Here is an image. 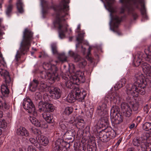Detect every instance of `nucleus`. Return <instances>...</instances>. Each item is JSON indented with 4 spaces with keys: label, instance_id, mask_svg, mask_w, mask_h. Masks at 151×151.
Returning <instances> with one entry per match:
<instances>
[{
    "label": "nucleus",
    "instance_id": "obj_30",
    "mask_svg": "<svg viewBox=\"0 0 151 151\" xmlns=\"http://www.w3.org/2000/svg\"><path fill=\"white\" fill-rule=\"evenodd\" d=\"M60 128L63 130H68L70 129L71 124L65 121L60 122L59 123Z\"/></svg>",
    "mask_w": 151,
    "mask_h": 151
},
{
    "label": "nucleus",
    "instance_id": "obj_18",
    "mask_svg": "<svg viewBox=\"0 0 151 151\" xmlns=\"http://www.w3.org/2000/svg\"><path fill=\"white\" fill-rule=\"evenodd\" d=\"M107 102V101H106L101 106L98 107L97 112L99 115L104 116L108 113V109L106 104Z\"/></svg>",
    "mask_w": 151,
    "mask_h": 151
},
{
    "label": "nucleus",
    "instance_id": "obj_15",
    "mask_svg": "<svg viewBox=\"0 0 151 151\" xmlns=\"http://www.w3.org/2000/svg\"><path fill=\"white\" fill-rule=\"evenodd\" d=\"M121 109L125 116L129 117L131 116L132 113V110L127 104L122 103L121 105Z\"/></svg>",
    "mask_w": 151,
    "mask_h": 151
},
{
    "label": "nucleus",
    "instance_id": "obj_60",
    "mask_svg": "<svg viewBox=\"0 0 151 151\" xmlns=\"http://www.w3.org/2000/svg\"><path fill=\"white\" fill-rule=\"evenodd\" d=\"M3 0H0V9L2 8V4L3 3Z\"/></svg>",
    "mask_w": 151,
    "mask_h": 151
},
{
    "label": "nucleus",
    "instance_id": "obj_25",
    "mask_svg": "<svg viewBox=\"0 0 151 151\" xmlns=\"http://www.w3.org/2000/svg\"><path fill=\"white\" fill-rule=\"evenodd\" d=\"M0 74L5 79L6 82L8 79H10L9 72L6 70H4L2 67L0 65Z\"/></svg>",
    "mask_w": 151,
    "mask_h": 151
},
{
    "label": "nucleus",
    "instance_id": "obj_21",
    "mask_svg": "<svg viewBox=\"0 0 151 151\" xmlns=\"http://www.w3.org/2000/svg\"><path fill=\"white\" fill-rule=\"evenodd\" d=\"M75 132L73 129L70 128L68 129L65 133L63 136L66 139L71 140L72 138L75 135Z\"/></svg>",
    "mask_w": 151,
    "mask_h": 151
},
{
    "label": "nucleus",
    "instance_id": "obj_12",
    "mask_svg": "<svg viewBox=\"0 0 151 151\" xmlns=\"http://www.w3.org/2000/svg\"><path fill=\"white\" fill-rule=\"evenodd\" d=\"M24 108L27 110L28 112L30 113L34 114L35 116L37 115V113L35 112V107L31 100L29 98L27 97L24 100L23 103Z\"/></svg>",
    "mask_w": 151,
    "mask_h": 151
},
{
    "label": "nucleus",
    "instance_id": "obj_31",
    "mask_svg": "<svg viewBox=\"0 0 151 151\" xmlns=\"http://www.w3.org/2000/svg\"><path fill=\"white\" fill-rule=\"evenodd\" d=\"M120 109L119 107L116 105L113 106L111 110L110 115L111 119L112 116L115 114H119Z\"/></svg>",
    "mask_w": 151,
    "mask_h": 151
},
{
    "label": "nucleus",
    "instance_id": "obj_58",
    "mask_svg": "<svg viewBox=\"0 0 151 151\" xmlns=\"http://www.w3.org/2000/svg\"><path fill=\"white\" fill-rule=\"evenodd\" d=\"M88 151H95V149L94 148H92L91 147L89 148L88 149Z\"/></svg>",
    "mask_w": 151,
    "mask_h": 151
},
{
    "label": "nucleus",
    "instance_id": "obj_27",
    "mask_svg": "<svg viewBox=\"0 0 151 151\" xmlns=\"http://www.w3.org/2000/svg\"><path fill=\"white\" fill-rule=\"evenodd\" d=\"M29 119L31 122L37 127H41L42 126L41 122H40L36 118L33 116H30Z\"/></svg>",
    "mask_w": 151,
    "mask_h": 151
},
{
    "label": "nucleus",
    "instance_id": "obj_43",
    "mask_svg": "<svg viewBox=\"0 0 151 151\" xmlns=\"http://www.w3.org/2000/svg\"><path fill=\"white\" fill-rule=\"evenodd\" d=\"M6 123L4 120H2L0 121V127L4 128L6 127Z\"/></svg>",
    "mask_w": 151,
    "mask_h": 151
},
{
    "label": "nucleus",
    "instance_id": "obj_54",
    "mask_svg": "<svg viewBox=\"0 0 151 151\" xmlns=\"http://www.w3.org/2000/svg\"><path fill=\"white\" fill-rule=\"evenodd\" d=\"M127 151H136V149L133 147H130L128 149Z\"/></svg>",
    "mask_w": 151,
    "mask_h": 151
},
{
    "label": "nucleus",
    "instance_id": "obj_61",
    "mask_svg": "<svg viewBox=\"0 0 151 151\" xmlns=\"http://www.w3.org/2000/svg\"><path fill=\"white\" fill-rule=\"evenodd\" d=\"M3 115V112L2 111H0V118H2Z\"/></svg>",
    "mask_w": 151,
    "mask_h": 151
},
{
    "label": "nucleus",
    "instance_id": "obj_32",
    "mask_svg": "<svg viewBox=\"0 0 151 151\" xmlns=\"http://www.w3.org/2000/svg\"><path fill=\"white\" fill-rule=\"evenodd\" d=\"M76 125L79 128H83L84 127V121L83 119L78 118L75 120Z\"/></svg>",
    "mask_w": 151,
    "mask_h": 151
},
{
    "label": "nucleus",
    "instance_id": "obj_16",
    "mask_svg": "<svg viewBox=\"0 0 151 151\" xmlns=\"http://www.w3.org/2000/svg\"><path fill=\"white\" fill-rule=\"evenodd\" d=\"M50 96L53 99H56L59 98L61 95L60 90L57 87H52L50 91Z\"/></svg>",
    "mask_w": 151,
    "mask_h": 151
},
{
    "label": "nucleus",
    "instance_id": "obj_59",
    "mask_svg": "<svg viewBox=\"0 0 151 151\" xmlns=\"http://www.w3.org/2000/svg\"><path fill=\"white\" fill-rule=\"evenodd\" d=\"M19 151H26V149L24 147L23 148H20L19 149Z\"/></svg>",
    "mask_w": 151,
    "mask_h": 151
},
{
    "label": "nucleus",
    "instance_id": "obj_37",
    "mask_svg": "<svg viewBox=\"0 0 151 151\" xmlns=\"http://www.w3.org/2000/svg\"><path fill=\"white\" fill-rule=\"evenodd\" d=\"M58 58L59 60L62 62H66L67 61V57L64 53L60 54Z\"/></svg>",
    "mask_w": 151,
    "mask_h": 151
},
{
    "label": "nucleus",
    "instance_id": "obj_14",
    "mask_svg": "<svg viewBox=\"0 0 151 151\" xmlns=\"http://www.w3.org/2000/svg\"><path fill=\"white\" fill-rule=\"evenodd\" d=\"M43 99L44 100V102L42 101H40L39 102L38 108V110L40 112L42 111L46 112L47 102L48 101V100L47 94H44L43 96Z\"/></svg>",
    "mask_w": 151,
    "mask_h": 151
},
{
    "label": "nucleus",
    "instance_id": "obj_38",
    "mask_svg": "<svg viewBox=\"0 0 151 151\" xmlns=\"http://www.w3.org/2000/svg\"><path fill=\"white\" fill-rule=\"evenodd\" d=\"M143 129L145 130L148 131L151 129V123L146 122L142 126Z\"/></svg>",
    "mask_w": 151,
    "mask_h": 151
},
{
    "label": "nucleus",
    "instance_id": "obj_35",
    "mask_svg": "<svg viewBox=\"0 0 151 151\" xmlns=\"http://www.w3.org/2000/svg\"><path fill=\"white\" fill-rule=\"evenodd\" d=\"M85 33L84 32H83L82 33L79 34L78 37H77L76 40L78 42V44L76 45V47H78V45L79 43L82 42L83 40V38L84 37V35L85 34Z\"/></svg>",
    "mask_w": 151,
    "mask_h": 151
},
{
    "label": "nucleus",
    "instance_id": "obj_44",
    "mask_svg": "<svg viewBox=\"0 0 151 151\" xmlns=\"http://www.w3.org/2000/svg\"><path fill=\"white\" fill-rule=\"evenodd\" d=\"M120 83L121 82H120L119 81L114 86V88L116 90H118V89L123 87L122 85V84H121Z\"/></svg>",
    "mask_w": 151,
    "mask_h": 151
},
{
    "label": "nucleus",
    "instance_id": "obj_46",
    "mask_svg": "<svg viewBox=\"0 0 151 151\" xmlns=\"http://www.w3.org/2000/svg\"><path fill=\"white\" fill-rule=\"evenodd\" d=\"M90 54V47H89L88 49V53L86 57V58L89 61L91 62H92V58L89 56V55Z\"/></svg>",
    "mask_w": 151,
    "mask_h": 151
},
{
    "label": "nucleus",
    "instance_id": "obj_5",
    "mask_svg": "<svg viewBox=\"0 0 151 151\" xmlns=\"http://www.w3.org/2000/svg\"><path fill=\"white\" fill-rule=\"evenodd\" d=\"M134 145L138 147V151H151V136L149 132H146L143 138H134L133 140Z\"/></svg>",
    "mask_w": 151,
    "mask_h": 151
},
{
    "label": "nucleus",
    "instance_id": "obj_62",
    "mask_svg": "<svg viewBox=\"0 0 151 151\" xmlns=\"http://www.w3.org/2000/svg\"><path fill=\"white\" fill-rule=\"evenodd\" d=\"M137 120H138L139 119V122H140L141 121V118L140 117V116H137Z\"/></svg>",
    "mask_w": 151,
    "mask_h": 151
},
{
    "label": "nucleus",
    "instance_id": "obj_2",
    "mask_svg": "<svg viewBox=\"0 0 151 151\" xmlns=\"http://www.w3.org/2000/svg\"><path fill=\"white\" fill-rule=\"evenodd\" d=\"M135 81L133 84H129L126 86L127 94L135 97H137L139 94L142 95L145 94L146 84L144 82L143 75H136Z\"/></svg>",
    "mask_w": 151,
    "mask_h": 151
},
{
    "label": "nucleus",
    "instance_id": "obj_40",
    "mask_svg": "<svg viewBox=\"0 0 151 151\" xmlns=\"http://www.w3.org/2000/svg\"><path fill=\"white\" fill-rule=\"evenodd\" d=\"M51 47L53 53L54 54H58L56 45L55 43H52L51 45Z\"/></svg>",
    "mask_w": 151,
    "mask_h": 151
},
{
    "label": "nucleus",
    "instance_id": "obj_50",
    "mask_svg": "<svg viewBox=\"0 0 151 151\" xmlns=\"http://www.w3.org/2000/svg\"><path fill=\"white\" fill-rule=\"evenodd\" d=\"M48 126V125L47 123H44L42 124V126L40 127H42L44 128H47Z\"/></svg>",
    "mask_w": 151,
    "mask_h": 151
},
{
    "label": "nucleus",
    "instance_id": "obj_49",
    "mask_svg": "<svg viewBox=\"0 0 151 151\" xmlns=\"http://www.w3.org/2000/svg\"><path fill=\"white\" fill-rule=\"evenodd\" d=\"M2 18H0V27H1V29H4V27L2 24Z\"/></svg>",
    "mask_w": 151,
    "mask_h": 151
},
{
    "label": "nucleus",
    "instance_id": "obj_33",
    "mask_svg": "<svg viewBox=\"0 0 151 151\" xmlns=\"http://www.w3.org/2000/svg\"><path fill=\"white\" fill-rule=\"evenodd\" d=\"M12 1V0H9V3H10L8 6L6 10V14L8 16H9L12 12V10L13 7V5L11 4Z\"/></svg>",
    "mask_w": 151,
    "mask_h": 151
},
{
    "label": "nucleus",
    "instance_id": "obj_7",
    "mask_svg": "<svg viewBox=\"0 0 151 151\" xmlns=\"http://www.w3.org/2000/svg\"><path fill=\"white\" fill-rule=\"evenodd\" d=\"M86 95V92L83 89L75 88L68 95L66 98V100L67 102L70 103L74 102L75 100L83 102Z\"/></svg>",
    "mask_w": 151,
    "mask_h": 151
},
{
    "label": "nucleus",
    "instance_id": "obj_52",
    "mask_svg": "<svg viewBox=\"0 0 151 151\" xmlns=\"http://www.w3.org/2000/svg\"><path fill=\"white\" fill-rule=\"evenodd\" d=\"M132 15L134 19H135L138 17V15L137 13H133L132 14Z\"/></svg>",
    "mask_w": 151,
    "mask_h": 151
},
{
    "label": "nucleus",
    "instance_id": "obj_19",
    "mask_svg": "<svg viewBox=\"0 0 151 151\" xmlns=\"http://www.w3.org/2000/svg\"><path fill=\"white\" fill-rule=\"evenodd\" d=\"M36 139L38 140L39 144L40 145V144H41L44 146H46L49 142L48 138L42 135H38L36 137Z\"/></svg>",
    "mask_w": 151,
    "mask_h": 151
},
{
    "label": "nucleus",
    "instance_id": "obj_28",
    "mask_svg": "<svg viewBox=\"0 0 151 151\" xmlns=\"http://www.w3.org/2000/svg\"><path fill=\"white\" fill-rule=\"evenodd\" d=\"M16 5L18 12L22 13L24 12L23 7L24 6L22 0H17Z\"/></svg>",
    "mask_w": 151,
    "mask_h": 151
},
{
    "label": "nucleus",
    "instance_id": "obj_23",
    "mask_svg": "<svg viewBox=\"0 0 151 151\" xmlns=\"http://www.w3.org/2000/svg\"><path fill=\"white\" fill-rule=\"evenodd\" d=\"M42 116L48 123H51L53 122V116L47 112H44L42 114Z\"/></svg>",
    "mask_w": 151,
    "mask_h": 151
},
{
    "label": "nucleus",
    "instance_id": "obj_64",
    "mask_svg": "<svg viewBox=\"0 0 151 151\" xmlns=\"http://www.w3.org/2000/svg\"><path fill=\"white\" fill-rule=\"evenodd\" d=\"M124 9H121V10L120 12V13H124Z\"/></svg>",
    "mask_w": 151,
    "mask_h": 151
},
{
    "label": "nucleus",
    "instance_id": "obj_9",
    "mask_svg": "<svg viewBox=\"0 0 151 151\" xmlns=\"http://www.w3.org/2000/svg\"><path fill=\"white\" fill-rule=\"evenodd\" d=\"M43 67L46 70H47V75L45 76V78L51 80L53 82L57 79L58 77L57 72L58 68L55 65H52L50 63H47L44 65Z\"/></svg>",
    "mask_w": 151,
    "mask_h": 151
},
{
    "label": "nucleus",
    "instance_id": "obj_26",
    "mask_svg": "<svg viewBox=\"0 0 151 151\" xmlns=\"http://www.w3.org/2000/svg\"><path fill=\"white\" fill-rule=\"evenodd\" d=\"M109 134L103 131L100 132L99 134V137L100 140L103 142H107L109 139L108 137Z\"/></svg>",
    "mask_w": 151,
    "mask_h": 151
},
{
    "label": "nucleus",
    "instance_id": "obj_10",
    "mask_svg": "<svg viewBox=\"0 0 151 151\" xmlns=\"http://www.w3.org/2000/svg\"><path fill=\"white\" fill-rule=\"evenodd\" d=\"M40 80H38L36 79H34L32 83L29 85V89L32 92L35 91L37 88L41 91L44 92L45 91L46 88L47 86L44 82Z\"/></svg>",
    "mask_w": 151,
    "mask_h": 151
},
{
    "label": "nucleus",
    "instance_id": "obj_6",
    "mask_svg": "<svg viewBox=\"0 0 151 151\" xmlns=\"http://www.w3.org/2000/svg\"><path fill=\"white\" fill-rule=\"evenodd\" d=\"M146 56L141 52H138L135 55L133 63L136 66H138L141 65L143 72L146 74L151 77V66L145 62L146 60Z\"/></svg>",
    "mask_w": 151,
    "mask_h": 151
},
{
    "label": "nucleus",
    "instance_id": "obj_4",
    "mask_svg": "<svg viewBox=\"0 0 151 151\" xmlns=\"http://www.w3.org/2000/svg\"><path fill=\"white\" fill-rule=\"evenodd\" d=\"M70 68L73 69V73L70 74V76L68 75L67 76H64L63 77V78L65 80V86L66 87L70 88L73 87V84L78 85L79 82L83 83L85 81L83 72L78 71L75 73L74 65H73Z\"/></svg>",
    "mask_w": 151,
    "mask_h": 151
},
{
    "label": "nucleus",
    "instance_id": "obj_42",
    "mask_svg": "<svg viewBox=\"0 0 151 151\" xmlns=\"http://www.w3.org/2000/svg\"><path fill=\"white\" fill-rule=\"evenodd\" d=\"M69 54L70 56L73 57L75 61H76V58H77L78 57H79L80 56L75 53L74 52L72 51H70L69 52Z\"/></svg>",
    "mask_w": 151,
    "mask_h": 151
},
{
    "label": "nucleus",
    "instance_id": "obj_20",
    "mask_svg": "<svg viewBox=\"0 0 151 151\" xmlns=\"http://www.w3.org/2000/svg\"><path fill=\"white\" fill-rule=\"evenodd\" d=\"M112 121L116 124H119L123 120V116L120 113L112 115Z\"/></svg>",
    "mask_w": 151,
    "mask_h": 151
},
{
    "label": "nucleus",
    "instance_id": "obj_53",
    "mask_svg": "<svg viewBox=\"0 0 151 151\" xmlns=\"http://www.w3.org/2000/svg\"><path fill=\"white\" fill-rule=\"evenodd\" d=\"M122 141V139L120 138V139L117 141V142L116 143V144L115 145V146H117V147L119 145Z\"/></svg>",
    "mask_w": 151,
    "mask_h": 151
},
{
    "label": "nucleus",
    "instance_id": "obj_29",
    "mask_svg": "<svg viewBox=\"0 0 151 151\" xmlns=\"http://www.w3.org/2000/svg\"><path fill=\"white\" fill-rule=\"evenodd\" d=\"M73 108L71 106L65 107L63 111V115L68 116L73 111Z\"/></svg>",
    "mask_w": 151,
    "mask_h": 151
},
{
    "label": "nucleus",
    "instance_id": "obj_13",
    "mask_svg": "<svg viewBox=\"0 0 151 151\" xmlns=\"http://www.w3.org/2000/svg\"><path fill=\"white\" fill-rule=\"evenodd\" d=\"M122 19L117 15H115L111 17V22L113 24V27L112 30L116 32L118 35H119L121 34V32L118 31L117 29L119 24Z\"/></svg>",
    "mask_w": 151,
    "mask_h": 151
},
{
    "label": "nucleus",
    "instance_id": "obj_63",
    "mask_svg": "<svg viewBox=\"0 0 151 151\" xmlns=\"http://www.w3.org/2000/svg\"><path fill=\"white\" fill-rule=\"evenodd\" d=\"M3 142V141L1 140V139H0V146L2 144Z\"/></svg>",
    "mask_w": 151,
    "mask_h": 151
},
{
    "label": "nucleus",
    "instance_id": "obj_11",
    "mask_svg": "<svg viewBox=\"0 0 151 151\" xmlns=\"http://www.w3.org/2000/svg\"><path fill=\"white\" fill-rule=\"evenodd\" d=\"M55 146L53 149V151H68L66 146H70L68 143L64 141L63 139H59L55 142Z\"/></svg>",
    "mask_w": 151,
    "mask_h": 151
},
{
    "label": "nucleus",
    "instance_id": "obj_17",
    "mask_svg": "<svg viewBox=\"0 0 151 151\" xmlns=\"http://www.w3.org/2000/svg\"><path fill=\"white\" fill-rule=\"evenodd\" d=\"M107 96L106 98H105V99L106 100L107 98L109 99L111 104H118L121 100V98L117 93H113L110 95H109Z\"/></svg>",
    "mask_w": 151,
    "mask_h": 151
},
{
    "label": "nucleus",
    "instance_id": "obj_45",
    "mask_svg": "<svg viewBox=\"0 0 151 151\" xmlns=\"http://www.w3.org/2000/svg\"><path fill=\"white\" fill-rule=\"evenodd\" d=\"M35 98L37 100L38 99L39 100L41 99L42 98L41 93L39 92H37L35 94Z\"/></svg>",
    "mask_w": 151,
    "mask_h": 151
},
{
    "label": "nucleus",
    "instance_id": "obj_22",
    "mask_svg": "<svg viewBox=\"0 0 151 151\" xmlns=\"http://www.w3.org/2000/svg\"><path fill=\"white\" fill-rule=\"evenodd\" d=\"M17 134L20 136H24L28 137L29 135V133L26 129L23 127H21L18 129L16 132Z\"/></svg>",
    "mask_w": 151,
    "mask_h": 151
},
{
    "label": "nucleus",
    "instance_id": "obj_47",
    "mask_svg": "<svg viewBox=\"0 0 151 151\" xmlns=\"http://www.w3.org/2000/svg\"><path fill=\"white\" fill-rule=\"evenodd\" d=\"M119 81L121 82L120 83L122 84V86H123L126 83L127 81L126 79L123 78L120 80Z\"/></svg>",
    "mask_w": 151,
    "mask_h": 151
},
{
    "label": "nucleus",
    "instance_id": "obj_41",
    "mask_svg": "<svg viewBox=\"0 0 151 151\" xmlns=\"http://www.w3.org/2000/svg\"><path fill=\"white\" fill-rule=\"evenodd\" d=\"M139 106L138 104L137 103L134 104L132 106V109L133 111L135 112V113H137L138 112Z\"/></svg>",
    "mask_w": 151,
    "mask_h": 151
},
{
    "label": "nucleus",
    "instance_id": "obj_36",
    "mask_svg": "<svg viewBox=\"0 0 151 151\" xmlns=\"http://www.w3.org/2000/svg\"><path fill=\"white\" fill-rule=\"evenodd\" d=\"M1 92L2 94L4 96L5 94L9 93V91L7 87L4 85H2L1 86Z\"/></svg>",
    "mask_w": 151,
    "mask_h": 151
},
{
    "label": "nucleus",
    "instance_id": "obj_24",
    "mask_svg": "<svg viewBox=\"0 0 151 151\" xmlns=\"http://www.w3.org/2000/svg\"><path fill=\"white\" fill-rule=\"evenodd\" d=\"M76 61L78 62V65L80 68H83L87 64V62L85 59L81 57L80 56L77 58H76Z\"/></svg>",
    "mask_w": 151,
    "mask_h": 151
},
{
    "label": "nucleus",
    "instance_id": "obj_34",
    "mask_svg": "<svg viewBox=\"0 0 151 151\" xmlns=\"http://www.w3.org/2000/svg\"><path fill=\"white\" fill-rule=\"evenodd\" d=\"M29 140L30 142L32 144H33L37 148H40V149H41V147L40 146V145L39 144V142L38 140L36 139H36L33 138H30Z\"/></svg>",
    "mask_w": 151,
    "mask_h": 151
},
{
    "label": "nucleus",
    "instance_id": "obj_55",
    "mask_svg": "<svg viewBox=\"0 0 151 151\" xmlns=\"http://www.w3.org/2000/svg\"><path fill=\"white\" fill-rule=\"evenodd\" d=\"M104 122H105L106 124L108 123V120L107 117L104 118L103 119Z\"/></svg>",
    "mask_w": 151,
    "mask_h": 151
},
{
    "label": "nucleus",
    "instance_id": "obj_56",
    "mask_svg": "<svg viewBox=\"0 0 151 151\" xmlns=\"http://www.w3.org/2000/svg\"><path fill=\"white\" fill-rule=\"evenodd\" d=\"M3 30L2 29H0V40L1 39V36L4 34V33L3 32Z\"/></svg>",
    "mask_w": 151,
    "mask_h": 151
},
{
    "label": "nucleus",
    "instance_id": "obj_1",
    "mask_svg": "<svg viewBox=\"0 0 151 151\" xmlns=\"http://www.w3.org/2000/svg\"><path fill=\"white\" fill-rule=\"evenodd\" d=\"M69 2V0H62L59 6L54 8L56 13L54 26L58 29L59 36L61 39L65 37V33L67 32L68 26L65 21V17L68 15L67 11L68 9V6L67 4Z\"/></svg>",
    "mask_w": 151,
    "mask_h": 151
},
{
    "label": "nucleus",
    "instance_id": "obj_8",
    "mask_svg": "<svg viewBox=\"0 0 151 151\" xmlns=\"http://www.w3.org/2000/svg\"><path fill=\"white\" fill-rule=\"evenodd\" d=\"M124 1L129 4L128 8L129 11L133 10L135 8H139V5L140 4L141 6L140 10L143 17L145 19H147L148 17L146 14L144 0H122L121 1L123 2Z\"/></svg>",
    "mask_w": 151,
    "mask_h": 151
},
{
    "label": "nucleus",
    "instance_id": "obj_48",
    "mask_svg": "<svg viewBox=\"0 0 151 151\" xmlns=\"http://www.w3.org/2000/svg\"><path fill=\"white\" fill-rule=\"evenodd\" d=\"M28 151H36L32 146H29L28 148Z\"/></svg>",
    "mask_w": 151,
    "mask_h": 151
},
{
    "label": "nucleus",
    "instance_id": "obj_39",
    "mask_svg": "<svg viewBox=\"0 0 151 151\" xmlns=\"http://www.w3.org/2000/svg\"><path fill=\"white\" fill-rule=\"evenodd\" d=\"M46 111L52 112L54 111L55 108L53 105L51 104L47 103V104Z\"/></svg>",
    "mask_w": 151,
    "mask_h": 151
},
{
    "label": "nucleus",
    "instance_id": "obj_57",
    "mask_svg": "<svg viewBox=\"0 0 151 151\" xmlns=\"http://www.w3.org/2000/svg\"><path fill=\"white\" fill-rule=\"evenodd\" d=\"M135 126V124L134 123H133L130 126H129V128L130 129H132Z\"/></svg>",
    "mask_w": 151,
    "mask_h": 151
},
{
    "label": "nucleus",
    "instance_id": "obj_51",
    "mask_svg": "<svg viewBox=\"0 0 151 151\" xmlns=\"http://www.w3.org/2000/svg\"><path fill=\"white\" fill-rule=\"evenodd\" d=\"M44 3L46 5L47 4V3L45 0H42L41 1V4L43 7L45 6Z\"/></svg>",
    "mask_w": 151,
    "mask_h": 151
},
{
    "label": "nucleus",
    "instance_id": "obj_3",
    "mask_svg": "<svg viewBox=\"0 0 151 151\" xmlns=\"http://www.w3.org/2000/svg\"><path fill=\"white\" fill-rule=\"evenodd\" d=\"M23 34V39L19 49L17 52L15 56V59L17 61L20 58L21 55H24L28 51L31 46V43L34 39L33 33L29 29H25Z\"/></svg>",
    "mask_w": 151,
    "mask_h": 151
}]
</instances>
